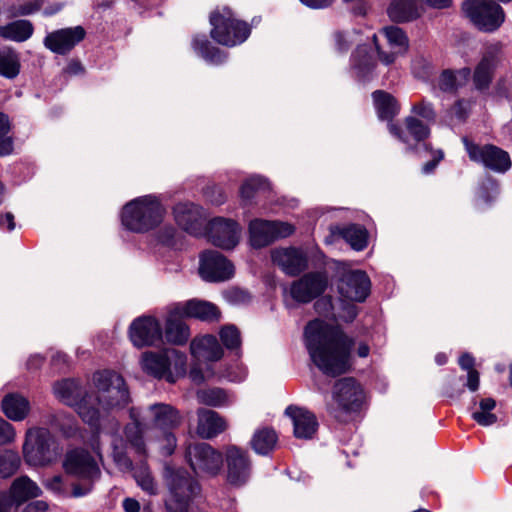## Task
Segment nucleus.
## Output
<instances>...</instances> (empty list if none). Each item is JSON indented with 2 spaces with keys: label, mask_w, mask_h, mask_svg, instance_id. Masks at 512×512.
I'll use <instances>...</instances> for the list:
<instances>
[{
  "label": "nucleus",
  "mask_w": 512,
  "mask_h": 512,
  "mask_svg": "<svg viewBox=\"0 0 512 512\" xmlns=\"http://www.w3.org/2000/svg\"><path fill=\"white\" fill-rule=\"evenodd\" d=\"M315 309L320 315H324L328 318L335 319L336 316L333 312V304L331 297H322L315 303Z\"/></svg>",
  "instance_id": "61"
},
{
  "label": "nucleus",
  "mask_w": 512,
  "mask_h": 512,
  "mask_svg": "<svg viewBox=\"0 0 512 512\" xmlns=\"http://www.w3.org/2000/svg\"><path fill=\"white\" fill-rule=\"evenodd\" d=\"M147 425H152L161 430H171L181 423V416L177 409L170 404L154 403L142 411Z\"/></svg>",
  "instance_id": "25"
},
{
  "label": "nucleus",
  "mask_w": 512,
  "mask_h": 512,
  "mask_svg": "<svg viewBox=\"0 0 512 512\" xmlns=\"http://www.w3.org/2000/svg\"><path fill=\"white\" fill-rule=\"evenodd\" d=\"M502 60V45L500 43L485 44L481 51V58L475 67L473 82L478 90L488 88L494 71Z\"/></svg>",
  "instance_id": "16"
},
{
  "label": "nucleus",
  "mask_w": 512,
  "mask_h": 512,
  "mask_svg": "<svg viewBox=\"0 0 512 512\" xmlns=\"http://www.w3.org/2000/svg\"><path fill=\"white\" fill-rule=\"evenodd\" d=\"M372 97L380 119L391 120L399 113V104L391 94L377 90L373 92Z\"/></svg>",
  "instance_id": "39"
},
{
  "label": "nucleus",
  "mask_w": 512,
  "mask_h": 512,
  "mask_svg": "<svg viewBox=\"0 0 512 512\" xmlns=\"http://www.w3.org/2000/svg\"><path fill=\"white\" fill-rule=\"evenodd\" d=\"M57 454L54 437L48 428L32 427L26 431L23 455L29 465H47Z\"/></svg>",
  "instance_id": "8"
},
{
  "label": "nucleus",
  "mask_w": 512,
  "mask_h": 512,
  "mask_svg": "<svg viewBox=\"0 0 512 512\" xmlns=\"http://www.w3.org/2000/svg\"><path fill=\"white\" fill-rule=\"evenodd\" d=\"M460 367L468 372L467 374V387L470 391L474 392L479 387V373L474 369V358L469 353L461 355L458 361Z\"/></svg>",
  "instance_id": "50"
},
{
  "label": "nucleus",
  "mask_w": 512,
  "mask_h": 512,
  "mask_svg": "<svg viewBox=\"0 0 512 512\" xmlns=\"http://www.w3.org/2000/svg\"><path fill=\"white\" fill-rule=\"evenodd\" d=\"M388 15L395 22H406L419 16L413 0H396L388 8Z\"/></svg>",
  "instance_id": "43"
},
{
  "label": "nucleus",
  "mask_w": 512,
  "mask_h": 512,
  "mask_svg": "<svg viewBox=\"0 0 512 512\" xmlns=\"http://www.w3.org/2000/svg\"><path fill=\"white\" fill-rule=\"evenodd\" d=\"M364 392L354 378H342L335 382L332 390V402L328 411L338 421H347L349 415L360 409Z\"/></svg>",
  "instance_id": "7"
},
{
  "label": "nucleus",
  "mask_w": 512,
  "mask_h": 512,
  "mask_svg": "<svg viewBox=\"0 0 512 512\" xmlns=\"http://www.w3.org/2000/svg\"><path fill=\"white\" fill-rule=\"evenodd\" d=\"M211 37L221 45L233 47L243 43L250 34L249 26L234 18L228 8L215 11L210 16Z\"/></svg>",
  "instance_id": "9"
},
{
  "label": "nucleus",
  "mask_w": 512,
  "mask_h": 512,
  "mask_svg": "<svg viewBox=\"0 0 512 512\" xmlns=\"http://www.w3.org/2000/svg\"><path fill=\"white\" fill-rule=\"evenodd\" d=\"M133 477L137 485L149 495L158 493V486L146 463H140L134 470Z\"/></svg>",
  "instance_id": "46"
},
{
  "label": "nucleus",
  "mask_w": 512,
  "mask_h": 512,
  "mask_svg": "<svg viewBox=\"0 0 512 512\" xmlns=\"http://www.w3.org/2000/svg\"><path fill=\"white\" fill-rule=\"evenodd\" d=\"M224 297L231 304H242L250 300L249 293L239 288L228 289L225 291Z\"/></svg>",
  "instance_id": "59"
},
{
  "label": "nucleus",
  "mask_w": 512,
  "mask_h": 512,
  "mask_svg": "<svg viewBox=\"0 0 512 512\" xmlns=\"http://www.w3.org/2000/svg\"><path fill=\"white\" fill-rule=\"evenodd\" d=\"M496 402L492 398L482 399L479 403V411L472 413V418L481 426H490L497 421V416L492 413Z\"/></svg>",
  "instance_id": "48"
},
{
  "label": "nucleus",
  "mask_w": 512,
  "mask_h": 512,
  "mask_svg": "<svg viewBox=\"0 0 512 512\" xmlns=\"http://www.w3.org/2000/svg\"><path fill=\"white\" fill-rule=\"evenodd\" d=\"M196 398L199 403L211 407L228 406L234 401L230 393L219 387L200 389L196 393Z\"/></svg>",
  "instance_id": "38"
},
{
  "label": "nucleus",
  "mask_w": 512,
  "mask_h": 512,
  "mask_svg": "<svg viewBox=\"0 0 512 512\" xmlns=\"http://www.w3.org/2000/svg\"><path fill=\"white\" fill-rule=\"evenodd\" d=\"M220 339L224 346L229 350H236L240 348L241 336L240 332L234 325L224 326L220 330Z\"/></svg>",
  "instance_id": "53"
},
{
  "label": "nucleus",
  "mask_w": 512,
  "mask_h": 512,
  "mask_svg": "<svg viewBox=\"0 0 512 512\" xmlns=\"http://www.w3.org/2000/svg\"><path fill=\"white\" fill-rule=\"evenodd\" d=\"M248 231L250 245L259 249L292 235L295 228L287 222L254 219L249 223Z\"/></svg>",
  "instance_id": "12"
},
{
  "label": "nucleus",
  "mask_w": 512,
  "mask_h": 512,
  "mask_svg": "<svg viewBox=\"0 0 512 512\" xmlns=\"http://www.w3.org/2000/svg\"><path fill=\"white\" fill-rule=\"evenodd\" d=\"M241 231L236 221L217 217L209 222L207 237L214 246L231 250L238 245Z\"/></svg>",
  "instance_id": "17"
},
{
  "label": "nucleus",
  "mask_w": 512,
  "mask_h": 512,
  "mask_svg": "<svg viewBox=\"0 0 512 512\" xmlns=\"http://www.w3.org/2000/svg\"><path fill=\"white\" fill-rule=\"evenodd\" d=\"M371 282L361 270L348 271L338 282V292L342 299L350 302H364L369 296Z\"/></svg>",
  "instance_id": "18"
},
{
  "label": "nucleus",
  "mask_w": 512,
  "mask_h": 512,
  "mask_svg": "<svg viewBox=\"0 0 512 512\" xmlns=\"http://www.w3.org/2000/svg\"><path fill=\"white\" fill-rule=\"evenodd\" d=\"M199 273L206 281L220 282L233 276L234 266L221 253L206 251L200 257Z\"/></svg>",
  "instance_id": "20"
},
{
  "label": "nucleus",
  "mask_w": 512,
  "mask_h": 512,
  "mask_svg": "<svg viewBox=\"0 0 512 512\" xmlns=\"http://www.w3.org/2000/svg\"><path fill=\"white\" fill-rule=\"evenodd\" d=\"M471 76L470 68H461L459 70H444L438 79V87L444 92H454L464 86Z\"/></svg>",
  "instance_id": "37"
},
{
  "label": "nucleus",
  "mask_w": 512,
  "mask_h": 512,
  "mask_svg": "<svg viewBox=\"0 0 512 512\" xmlns=\"http://www.w3.org/2000/svg\"><path fill=\"white\" fill-rule=\"evenodd\" d=\"M174 305L176 306V311H180L185 318L190 317L202 321H214L220 317L218 308L207 301L192 299Z\"/></svg>",
  "instance_id": "29"
},
{
  "label": "nucleus",
  "mask_w": 512,
  "mask_h": 512,
  "mask_svg": "<svg viewBox=\"0 0 512 512\" xmlns=\"http://www.w3.org/2000/svg\"><path fill=\"white\" fill-rule=\"evenodd\" d=\"M194 50L211 64H220L224 61L225 55L220 49L213 47L205 36H197L193 40Z\"/></svg>",
  "instance_id": "45"
},
{
  "label": "nucleus",
  "mask_w": 512,
  "mask_h": 512,
  "mask_svg": "<svg viewBox=\"0 0 512 512\" xmlns=\"http://www.w3.org/2000/svg\"><path fill=\"white\" fill-rule=\"evenodd\" d=\"M271 260L286 275L297 276L308 267L306 253L295 247H280L271 251Z\"/></svg>",
  "instance_id": "21"
},
{
  "label": "nucleus",
  "mask_w": 512,
  "mask_h": 512,
  "mask_svg": "<svg viewBox=\"0 0 512 512\" xmlns=\"http://www.w3.org/2000/svg\"><path fill=\"white\" fill-rule=\"evenodd\" d=\"M497 184L493 180H487L482 183L479 191H478V197L479 199L483 200L485 203H488L491 199L495 197L497 194Z\"/></svg>",
  "instance_id": "60"
},
{
  "label": "nucleus",
  "mask_w": 512,
  "mask_h": 512,
  "mask_svg": "<svg viewBox=\"0 0 512 512\" xmlns=\"http://www.w3.org/2000/svg\"><path fill=\"white\" fill-rule=\"evenodd\" d=\"M284 413L291 420L293 435L297 439L309 440L314 437L318 430V421L311 411L304 407L289 405Z\"/></svg>",
  "instance_id": "24"
},
{
  "label": "nucleus",
  "mask_w": 512,
  "mask_h": 512,
  "mask_svg": "<svg viewBox=\"0 0 512 512\" xmlns=\"http://www.w3.org/2000/svg\"><path fill=\"white\" fill-rule=\"evenodd\" d=\"M470 110V102L467 100H458L448 111L451 120L464 121Z\"/></svg>",
  "instance_id": "57"
},
{
  "label": "nucleus",
  "mask_w": 512,
  "mask_h": 512,
  "mask_svg": "<svg viewBox=\"0 0 512 512\" xmlns=\"http://www.w3.org/2000/svg\"><path fill=\"white\" fill-rule=\"evenodd\" d=\"M328 287L326 272L317 271L304 274L290 286V295L298 303H309L320 296Z\"/></svg>",
  "instance_id": "14"
},
{
  "label": "nucleus",
  "mask_w": 512,
  "mask_h": 512,
  "mask_svg": "<svg viewBox=\"0 0 512 512\" xmlns=\"http://www.w3.org/2000/svg\"><path fill=\"white\" fill-rule=\"evenodd\" d=\"M163 336L160 322L152 316H142L135 319L129 327V337L137 348L154 346Z\"/></svg>",
  "instance_id": "19"
},
{
  "label": "nucleus",
  "mask_w": 512,
  "mask_h": 512,
  "mask_svg": "<svg viewBox=\"0 0 512 512\" xmlns=\"http://www.w3.org/2000/svg\"><path fill=\"white\" fill-rule=\"evenodd\" d=\"M406 129L409 134L416 140L422 141L427 138L430 134V130L427 125H425L419 119L409 116L405 119Z\"/></svg>",
  "instance_id": "54"
},
{
  "label": "nucleus",
  "mask_w": 512,
  "mask_h": 512,
  "mask_svg": "<svg viewBox=\"0 0 512 512\" xmlns=\"http://www.w3.org/2000/svg\"><path fill=\"white\" fill-rule=\"evenodd\" d=\"M165 208L155 195H145L128 202L122 209L121 221L128 230L147 232L161 223Z\"/></svg>",
  "instance_id": "3"
},
{
  "label": "nucleus",
  "mask_w": 512,
  "mask_h": 512,
  "mask_svg": "<svg viewBox=\"0 0 512 512\" xmlns=\"http://www.w3.org/2000/svg\"><path fill=\"white\" fill-rule=\"evenodd\" d=\"M190 351L198 360L217 361L223 356V349L213 335L193 339L190 343Z\"/></svg>",
  "instance_id": "30"
},
{
  "label": "nucleus",
  "mask_w": 512,
  "mask_h": 512,
  "mask_svg": "<svg viewBox=\"0 0 512 512\" xmlns=\"http://www.w3.org/2000/svg\"><path fill=\"white\" fill-rule=\"evenodd\" d=\"M412 73L421 80H428L433 74L431 62L423 56H416L412 61Z\"/></svg>",
  "instance_id": "55"
},
{
  "label": "nucleus",
  "mask_w": 512,
  "mask_h": 512,
  "mask_svg": "<svg viewBox=\"0 0 512 512\" xmlns=\"http://www.w3.org/2000/svg\"><path fill=\"white\" fill-rule=\"evenodd\" d=\"M227 480L234 486H241L250 476V460L246 451L230 446L226 449Z\"/></svg>",
  "instance_id": "23"
},
{
  "label": "nucleus",
  "mask_w": 512,
  "mask_h": 512,
  "mask_svg": "<svg viewBox=\"0 0 512 512\" xmlns=\"http://www.w3.org/2000/svg\"><path fill=\"white\" fill-rule=\"evenodd\" d=\"M185 457L197 475L215 476L223 464L222 454L207 443L189 445Z\"/></svg>",
  "instance_id": "11"
},
{
  "label": "nucleus",
  "mask_w": 512,
  "mask_h": 512,
  "mask_svg": "<svg viewBox=\"0 0 512 512\" xmlns=\"http://www.w3.org/2000/svg\"><path fill=\"white\" fill-rule=\"evenodd\" d=\"M341 235L354 250L361 251L367 246V231L361 226L350 225L341 230Z\"/></svg>",
  "instance_id": "47"
},
{
  "label": "nucleus",
  "mask_w": 512,
  "mask_h": 512,
  "mask_svg": "<svg viewBox=\"0 0 512 512\" xmlns=\"http://www.w3.org/2000/svg\"><path fill=\"white\" fill-rule=\"evenodd\" d=\"M44 486L55 494H61L63 489V478L60 475H55L51 478H47L43 482Z\"/></svg>",
  "instance_id": "64"
},
{
  "label": "nucleus",
  "mask_w": 512,
  "mask_h": 512,
  "mask_svg": "<svg viewBox=\"0 0 512 512\" xmlns=\"http://www.w3.org/2000/svg\"><path fill=\"white\" fill-rule=\"evenodd\" d=\"M352 67L358 76L366 77L375 67V61L366 45L359 46L352 55Z\"/></svg>",
  "instance_id": "44"
},
{
  "label": "nucleus",
  "mask_w": 512,
  "mask_h": 512,
  "mask_svg": "<svg viewBox=\"0 0 512 512\" xmlns=\"http://www.w3.org/2000/svg\"><path fill=\"white\" fill-rule=\"evenodd\" d=\"M20 58L16 51L9 47H0V76L14 79L20 73Z\"/></svg>",
  "instance_id": "42"
},
{
  "label": "nucleus",
  "mask_w": 512,
  "mask_h": 512,
  "mask_svg": "<svg viewBox=\"0 0 512 512\" xmlns=\"http://www.w3.org/2000/svg\"><path fill=\"white\" fill-rule=\"evenodd\" d=\"M267 181L260 176H252L248 178L240 188V194L242 199L250 200L254 193L258 190H264L268 188Z\"/></svg>",
  "instance_id": "52"
},
{
  "label": "nucleus",
  "mask_w": 512,
  "mask_h": 512,
  "mask_svg": "<svg viewBox=\"0 0 512 512\" xmlns=\"http://www.w3.org/2000/svg\"><path fill=\"white\" fill-rule=\"evenodd\" d=\"M412 112L416 115L424 118L429 122H433L436 118V113L433 108L432 103L422 100L421 102L414 104L412 107Z\"/></svg>",
  "instance_id": "58"
},
{
  "label": "nucleus",
  "mask_w": 512,
  "mask_h": 512,
  "mask_svg": "<svg viewBox=\"0 0 512 512\" xmlns=\"http://www.w3.org/2000/svg\"><path fill=\"white\" fill-rule=\"evenodd\" d=\"M11 496L14 501L21 503L41 494L39 486L26 476L16 479L11 486Z\"/></svg>",
  "instance_id": "41"
},
{
  "label": "nucleus",
  "mask_w": 512,
  "mask_h": 512,
  "mask_svg": "<svg viewBox=\"0 0 512 512\" xmlns=\"http://www.w3.org/2000/svg\"><path fill=\"white\" fill-rule=\"evenodd\" d=\"M5 416L12 421H23L31 411L29 400L19 393L7 394L1 402Z\"/></svg>",
  "instance_id": "33"
},
{
  "label": "nucleus",
  "mask_w": 512,
  "mask_h": 512,
  "mask_svg": "<svg viewBox=\"0 0 512 512\" xmlns=\"http://www.w3.org/2000/svg\"><path fill=\"white\" fill-rule=\"evenodd\" d=\"M34 33V26L31 21L19 19L0 25V38L16 43L29 40Z\"/></svg>",
  "instance_id": "34"
},
{
  "label": "nucleus",
  "mask_w": 512,
  "mask_h": 512,
  "mask_svg": "<svg viewBox=\"0 0 512 512\" xmlns=\"http://www.w3.org/2000/svg\"><path fill=\"white\" fill-rule=\"evenodd\" d=\"M44 423L67 438L75 436L79 430L75 417L63 411L49 412Z\"/></svg>",
  "instance_id": "35"
},
{
  "label": "nucleus",
  "mask_w": 512,
  "mask_h": 512,
  "mask_svg": "<svg viewBox=\"0 0 512 512\" xmlns=\"http://www.w3.org/2000/svg\"><path fill=\"white\" fill-rule=\"evenodd\" d=\"M84 37L85 30L81 26L63 28L48 33L43 44L51 52L64 55L70 52Z\"/></svg>",
  "instance_id": "22"
},
{
  "label": "nucleus",
  "mask_w": 512,
  "mask_h": 512,
  "mask_svg": "<svg viewBox=\"0 0 512 512\" xmlns=\"http://www.w3.org/2000/svg\"><path fill=\"white\" fill-rule=\"evenodd\" d=\"M96 396L92 406L97 403L101 410L108 412L125 408L131 401L124 378L112 370L96 372L93 376Z\"/></svg>",
  "instance_id": "5"
},
{
  "label": "nucleus",
  "mask_w": 512,
  "mask_h": 512,
  "mask_svg": "<svg viewBox=\"0 0 512 512\" xmlns=\"http://www.w3.org/2000/svg\"><path fill=\"white\" fill-rule=\"evenodd\" d=\"M463 143L471 161L495 172L503 173L510 169V156L503 149L490 144L481 146L471 142L467 137L463 138Z\"/></svg>",
  "instance_id": "13"
},
{
  "label": "nucleus",
  "mask_w": 512,
  "mask_h": 512,
  "mask_svg": "<svg viewBox=\"0 0 512 512\" xmlns=\"http://www.w3.org/2000/svg\"><path fill=\"white\" fill-rule=\"evenodd\" d=\"M176 447V437L169 430H163L160 449L165 455H171Z\"/></svg>",
  "instance_id": "63"
},
{
  "label": "nucleus",
  "mask_w": 512,
  "mask_h": 512,
  "mask_svg": "<svg viewBox=\"0 0 512 512\" xmlns=\"http://www.w3.org/2000/svg\"><path fill=\"white\" fill-rule=\"evenodd\" d=\"M53 393L60 402L73 407L85 423L98 430L99 435L102 433L100 409L92 406L93 396L88 394L78 381H58L53 385Z\"/></svg>",
  "instance_id": "4"
},
{
  "label": "nucleus",
  "mask_w": 512,
  "mask_h": 512,
  "mask_svg": "<svg viewBox=\"0 0 512 512\" xmlns=\"http://www.w3.org/2000/svg\"><path fill=\"white\" fill-rule=\"evenodd\" d=\"M382 34L387 39L390 53L384 52L380 49L377 43V36L373 35V41L375 43L376 50L379 55L380 61L385 65H390L395 62L396 58L407 52L409 47V41L405 33L396 26H389L382 29Z\"/></svg>",
  "instance_id": "26"
},
{
  "label": "nucleus",
  "mask_w": 512,
  "mask_h": 512,
  "mask_svg": "<svg viewBox=\"0 0 512 512\" xmlns=\"http://www.w3.org/2000/svg\"><path fill=\"white\" fill-rule=\"evenodd\" d=\"M197 415V434L203 439L213 438L226 429V421L215 411L199 409Z\"/></svg>",
  "instance_id": "31"
},
{
  "label": "nucleus",
  "mask_w": 512,
  "mask_h": 512,
  "mask_svg": "<svg viewBox=\"0 0 512 512\" xmlns=\"http://www.w3.org/2000/svg\"><path fill=\"white\" fill-rule=\"evenodd\" d=\"M109 423L111 425L110 438L114 462L122 471H130L132 470V461L125 453L123 440L117 436L120 424L114 418L110 419Z\"/></svg>",
  "instance_id": "36"
},
{
  "label": "nucleus",
  "mask_w": 512,
  "mask_h": 512,
  "mask_svg": "<svg viewBox=\"0 0 512 512\" xmlns=\"http://www.w3.org/2000/svg\"><path fill=\"white\" fill-rule=\"evenodd\" d=\"M305 345L312 362L324 374L335 377L352 366L354 340L337 325L315 319L305 328Z\"/></svg>",
  "instance_id": "1"
},
{
  "label": "nucleus",
  "mask_w": 512,
  "mask_h": 512,
  "mask_svg": "<svg viewBox=\"0 0 512 512\" xmlns=\"http://www.w3.org/2000/svg\"><path fill=\"white\" fill-rule=\"evenodd\" d=\"M15 436L16 433L12 424L0 417V444H7L14 441Z\"/></svg>",
  "instance_id": "62"
},
{
  "label": "nucleus",
  "mask_w": 512,
  "mask_h": 512,
  "mask_svg": "<svg viewBox=\"0 0 512 512\" xmlns=\"http://www.w3.org/2000/svg\"><path fill=\"white\" fill-rule=\"evenodd\" d=\"M40 9V5L34 1H28L23 4L13 5L9 7L8 12L9 16L16 18L20 16H28Z\"/></svg>",
  "instance_id": "56"
},
{
  "label": "nucleus",
  "mask_w": 512,
  "mask_h": 512,
  "mask_svg": "<svg viewBox=\"0 0 512 512\" xmlns=\"http://www.w3.org/2000/svg\"><path fill=\"white\" fill-rule=\"evenodd\" d=\"M278 436L274 429L263 427L257 429L251 438L252 449L260 455H267L277 444Z\"/></svg>",
  "instance_id": "40"
},
{
  "label": "nucleus",
  "mask_w": 512,
  "mask_h": 512,
  "mask_svg": "<svg viewBox=\"0 0 512 512\" xmlns=\"http://www.w3.org/2000/svg\"><path fill=\"white\" fill-rule=\"evenodd\" d=\"M129 416L132 422L126 425L124 430L125 436L135 450L142 454L145 452L143 434L145 428L148 426L147 422L142 416V410L140 408H131Z\"/></svg>",
  "instance_id": "32"
},
{
  "label": "nucleus",
  "mask_w": 512,
  "mask_h": 512,
  "mask_svg": "<svg viewBox=\"0 0 512 512\" xmlns=\"http://www.w3.org/2000/svg\"><path fill=\"white\" fill-rule=\"evenodd\" d=\"M164 480L169 490L165 501L168 512H200L191 505L200 492V485L185 469L166 466Z\"/></svg>",
  "instance_id": "2"
},
{
  "label": "nucleus",
  "mask_w": 512,
  "mask_h": 512,
  "mask_svg": "<svg viewBox=\"0 0 512 512\" xmlns=\"http://www.w3.org/2000/svg\"><path fill=\"white\" fill-rule=\"evenodd\" d=\"M184 315L176 311V306L169 309L165 323V337L173 345H184L190 337L189 327L183 321Z\"/></svg>",
  "instance_id": "28"
},
{
  "label": "nucleus",
  "mask_w": 512,
  "mask_h": 512,
  "mask_svg": "<svg viewBox=\"0 0 512 512\" xmlns=\"http://www.w3.org/2000/svg\"><path fill=\"white\" fill-rule=\"evenodd\" d=\"M68 475L93 483L100 477V469L93 457L85 450L75 449L68 452L63 461Z\"/></svg>",
  "instance_id": "15"
},
{
  "label": "nucleus",
  "mask_w": 512,
  "mask_h": 512,
  "mask_svg": "<svg viewBox=\"0 0 512 512\" xmlns=\"http://www.w3.org/2000/svg\"><path fill=\"white\" fill-rule=\"evenodd\" d=\"M187 357L176 349L161 352H145L140 365L142 370L157 379H166L174 383L186 373Z\"/></svg>",
  "instance_id": "6"
},
{
  "label": "nucleus",
  "mask_w": 512,
  "mask_h": 512,
  "mask_svg": "<svg viewBox=\"0 0 512 512\" xmlns=\"http://www.w3.org/2000/svg\"><path fill=\"white\" fill-rule=\"evenodd\" d=\"M174 218L177 224L187 233L199 236L204 228V214L202 209L189 202H182L175 205Z\"/></svg>",
  "instance_id": "27"
},
{
  "label": "nucleus",
  "mask_w": 512,
  "mask_h": 512,
  "mask_svg": "<svg viewBox=\"0 0 512 512\" xmlns=\"http://www.w3.org/2000/svg\"><path fill=\"white\" fill-rule=\"evenodd\" d=\"M10 122L7 115L0 112V156H6L13 151V141L9 136Z\"/></svg>",
  "instance_id": "51"
},
{
  "label": "nucleus",
  "mask_w": 512,
  "mask_h": 512,
  "mask_svg": "<svg viewBox=\"0 0 512 512\" xmlns=\"http://www.w3.org/2000/svg\"><path fill=\"white\" fill-rule=\"evenodd\" d=\"M21 463L17 452L6 450L0 453V478H7L13 475Z\"/></svg>",
  "instance_id": "49"
},
{
  "label": "nucleus",
  "mask_w": 512,
  "mask_h": 512,
  "mask_svg": "<svg viewBox=\"0 0 512 512\" xmlns=\"http://www.w3.org/2000/svg\"><path fill=\"white\" fill-rule=\"evenodd\" d=\"M462 8L471 22L485 32L496 31L505 21L503 8L493 0H466Z\"/></svg>",
  "instance_id": "10"
}]
</instances>
